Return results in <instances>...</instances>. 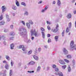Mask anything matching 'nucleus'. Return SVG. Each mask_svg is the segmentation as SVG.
I'll use <instances>...</instances> for the list:
<instances>
[{
    "instance_id": "obj_1",
    "label": "nucleus",
    "mask_w": 76,
    "mask_h": 76,
    "mask_svg": "<svg viewBox=\"0 0 76 76\" xmlns=\"http://www.w3.org/2000/svg\"><path fill=\"white\" fill-rule=\"evenodd\" d=\"M19 31H20V35L22 37H23L24 38H27V31L26 29L25 28L20 29Z\"/></svg>"
},
{
    "instance_id": "obj_2",
    "label": "nucleus",
    "mask_w": 76,
    "mask_h": 76,
    "mask_svg": "<svg viewBox=\"0 0 76 76\" xmlns=\"http://www.w3.org/2000/svg\"><path fill=\"white\" fill-rule=\"evenodd\" d=\"M31 37H33L34 35L35 37H39V34H38L37 31H35V29L31 30L30 31Z\"/></svg>"
},
{
    "instance_id": "obj_3",
    "label": "nucleus",
    "mask_w": 76,
    "mask_h": 76,
    "mask_svg": "<svg viewBox=\"0 0 76 76\" xmlns=\"http://www.w3.org/2000/svg\"><path fill=\"white\" fill-rule=\"evenodd\" d=\"M74 44V42H73V41H72L71 42V43L70 44V49L71 50H74L75 47H76V45H73Z\"/></svg>"
},
{
    "instance_id": "obj_4",
    "label": "nucleus",
    "mask_w": 76,
    "mask_h": 76,
    "mask_svg": "<svg viewBox=\"0 0 76 76\" xmlns=\"http://www.w3.org/2000/svg\"><path fill=\"white\" fill-rule=\"evenodd\" d=\"M1 9L2 11V13H3L4 12H5V11H6V6H2L1 7Z\"/></svg>"
},
{
    "instance_id": "obj_5",
    "label": "nucleus",
    "mask_w": 76,
    "mask_h": 76,
    "mask_svg": "<svg viewBox=\"0 0 76 76\" xmlns=\"http://www.w3.org/2000/svg\"><path fill=\"white\" fill-rule=\"evenodd\" d=\"M35 63V62H34V61H31L30 62L28 63V65H34V64Z\"/></svg>"
},
{
    "instance_id": "obj_6",
    "label": "nucleus",
    "mask_w": 76,
    "mask_h": 76,
    "mask_svg": "<svg viewBox=\"0 0 76 76\" xmlns=\"http://www.w3.org/2000/svg\"><path fill=\"white\" fill-rule=\"evenodd\" d=\"M58 31V29L56 28L54 29H52V32H54V33H56Z\"/></svg>"
},
{
    "instance_id": "obj_7",
    "label": "nucleus",
    "mask_w": 76,
    "mask_h": 76,
    "mask_svg": "<svg viewBox=\"0 0 76 76\" xmlns=\"http://www.w3.org/2000/svg\"><path fill=\"white\" fill-rule=\"evenodd\" d=\"M63 51L65 55H66V54H68V51H67V50H66V48H64Z\"/></svg>"
},
{
    "instance_id": "obj_8",
    "label": "nucleus",
    "mask_w": 76,
    "mask_h": 76,
    "mask_svg": "<svg viewBox=\"0 0 76 76\" xmlns=\"http://www.w3.org/2000/svg\"><path fill=\"white\" fill-rule=\"evenodd\" d=\"M10 48L11 50H13L14 49V47H15V44H12L10 45Z\"/></svg>"
},
{
    "instance_id": "obj_9",
    "label": "nucleus",
    "mask_w": 76,
    "mask_h": 76,
    "mask_svg": "<svg viewBox=\"0 0 76 76\" xmlns=\"http://www.w3.org/2000/svg\"><path fill=\"white\" fill-rule=\"evenodd\" d=\"M59 62L60 64H65V63L63 60H60L59 61Z\"/></svg>"
},
{
    "instance_id": "obj_10",
    "label": "nucleus",
    "mask_w": 76,
    "mask_h": 76,
    "mask_svg": "<svg viewBox=\"0 0 76 76\" xmlns=\"http://www.w3.org/2000/svg\"><path fill=\"white\" fill-rule=\"evenodd\" d=\"M12 9L14 10H17V7L14 5H13L12 7Z\"/></svg>"
},
{
    "instance_id": "obj_11",
    "label": "nucleus",
    "mask_w": 76,
    "mask_h": 76,
    "mask_svg": "<svg viewBox=\"0 0 76 76\" xmlns=\"http://www.w3.org/2000/svg\"><path fill=\"white\" fill-rule=\"evenodd\" d=\"M41 70V66H39L37 69V72H39Z\"/></svg>"
},
{
    "instance_id": "obj_12",
    "label": "nucleus",
    "mask_w": 76,
    "mask_h": 76,
    "mask_svg": "<svg viewBox=\"0 0 76 76\" xmlns=\"http://www.w3.org/2000/svg\"><path fill=\"white\" fill-rule=\"evenodd\" d=\"M6 15L7 19L8 21V22H9V21H10V19L9 18V16L8 15H7V14H6Z\"/></svg>"
},
{
    "instance_id": "obj_13",
    "label": "nucleus",
    "mask_w": 76,
    "mask_h": 76,
    "mask_svg": "<svg viewBox=\"0 0 76 76\" xmlns=\"http://www.w3.org/2000/svg\"><path fill=\"white\" fill-rule=\"evenodd\" d=\"M16 4L18 7H19V3L17 0L15 1Z\"/></svg>"
},
{
    "instance_id": "obj_14",
    "label": "nucleus",
    "mask_w": 76,
    "mask_h": 76,
    "mask_svg": "<svg viewBox=\"0 0 76 76\" xmlns=\"http://www.w3.org/2000/svg\"><path fill=\"white\" fill-rule=\"evenodd\" d=\"M5 67L6 69H7V70H8L9 69V65L6 64L5 66Z\"/></svg>"
},
{
    "instance_id": "obj_15",
    "label": "nucleus",
    "mask_w": 76,
    "mask_h": 76,
    "mask_svg": "<svg viewBox=\"0 0 76 76\" xmlns=\"http://www.w3.org/2000/svg\"><path fill=\"white\" fill-rule=\"evenodd\" d=\"M67 18L68 19H70L72 17V15H71V14H69L67 16Z\"/></svg>"
},
{
    "instance_id": "obj_16",
    "label": "nucleus",
    "mask_w": 76,
    "mask_h": 76,
    "mask_svg": "<svg viewBox=\"0 0 76 76\" xmlns=\"http://www.w3.org/2000/svg\"><path fill=\"white\" fill-rule=\"evenodd\" d=\"M68 72H71V68H70V65H69L68 67Z\"/></svg>"
},
{
    "instance_id": "obj_17",
    "label": "nucleus",
    "mask_w": 76,
    "mask_h": 76,
    "mask_svg": "<svg viewBox=\"0 0 76 76\" xmlns=\"http://www.w3.org/2000/svg\"><path fill=\"white\" fill-rule=\"evenodd\" d=\"M57 4L58 6H60V5L61 4V2H60V0H58Z\"/></svg>"
},
{
    "instance_id": "obj_18",
    "label": "nucleus",
    "mask_w": 76,
    "mask_h": 76,
    "mask_svg": "<svg viewBox=\"0 0 76 76\" xmlns=\"http://www.w3.org/2000/svg\"><path fill=\"white\" fill-rule=\"evenodd\" d=\"M29 15V13H28V12L27 11H25L24 12V15L25 16H27Z\"/></svg>"
},
{
    "instance_id": "obj_19",
    "label": "nucleus",
    "mask_w": 76,
    "mask_h": 76,
    "mask_svg": "<svg viewBox=\"0 0 76 76\" xmlns=\"http://www.w3.org/2000/svg\"><path fill=\"white\" fill-rule=\"evenodd\" d=\"M42 38H43L44 39V38H45V34L44 33V32L42 31Z\"/></svg>"
},
{
    "instance_id": "obj_20",
    "label": "nucleus",
    "mask_w": 76,
    "mask_h": 76,
    "mask_svg": "<svg viewBox=\"0 0 76 76\" xmlns=\"http://www.w3.org/2000/svg\"><path fill=\"white\" fill-rule=\"evenodd\" d=\"M26 26H27V28L28 29H29V28H30V24H29V23H26Z\"/></svg>"
},
{
    "instance_id": "obj_21",
    "label": "nucleus",
    "mask_w": 76,
    "mask_h": 76,
    "mask_svg": "<svg viewBox=\"0 0 76 76\" xmlns=\"http://www.w3.org/2000/svg\"><path fill=\"white\" fill-rule=\"evenodd\" d=\"M33 58L36 60H38V57L36 56H33Z\"/></svg>"
},
{
    "instance_id": "obj_22",
    "label": "nucleus",
    "mask_w": 76,
    "mask_h": 76,
    "mask_svg": "<svg viewBox=\"0 0 76 76\" xmlns=\"http://www.w3.org/2000/svg\"><path fill=\"white\" fill-rule=\"evenodd\" d=\"M58 39V36H56L55 37V39L56 41H57Z\"/></svg>"
},
{
    "instance_id": "obj_23",
    "label": "nucleus",
    "mask_w": 76,
    "mask_h": 76,
    "mask_svg": "<svg viewBox=\"0 0 76 76\" xmlns=\"http://www.w3.org/2000/svg\"><path fill=\"white\" fill-rule=\"evenodd\" d=\"M4 23H5L4 22L1 21L0 22V26H1V25H4Z\"/></svg>"
},
{
    "instance_id": "obj_24",
    "label": "nucleus",
    "mask_w": 76,
    "mask_h": 76,
    "mask_svg": "<svg viewBox=\"0 0 76 76\" xmlns=\"http://www.w3.org/2000/svg\"><path fill=\"white\" fill-rule=\"evenodd\" d=\"M58 75L59 76H63V73L61 72H59L58 73Z\"/></svg>"
},
{
    "instance_id": "obj_25",
    "label": "nucleus",
    "mask_w": 76,
    "mask_h": 76,
    "mask_svg": "<svg viewBox=\"0 0 76 76\" xmlns=\"http://www.w3.org/2000/svg\"><path fill=\"white\" fill-rule=\"evenodd\" d=\"M15 33L14 32H11L10 33V35H12V36H14V35H15Z\"/></svg>"
},
{
    "instance_id": "obj_26",
    "label": "nucleus",
    "mask_w": 76,
    "mask_h": 76,
    "mask_svg": "<svg viewBox=\"0 0 76 76\" xmlns=\"http://www.w3.org/2000/svg\"><path fill=\"white\" fill-rule=\"evenodd\" d=\"M6 58L8 60H9L10 59V57L8 56H6Z\"/></svg>"
},
{
    "instance_id": "obj_27",
    "label": "nucleus",
    "mask_w": 76,
    "mask_h": 76,
    "mask_svg": "<svg viewBox=\"0 0 76 76\" xmlns=\"http://www.w3.org/2000/svg\"><path fill=\"white\" fill-rule=\"evenodd\" d=\"M66 58H72V57L71 55H69L66 56Z\"/></svg>"
},
{
    "instance_id": "obj_28",
    "label": "nucleus",
    "mask_w": 76,
    "mask_h": 76,
    "mask_svg": "<svg viewBox=\"0 0 76 76\" xmlns=\"http://www.w3.org/2000/svg\"><path fill=\"white\" fill-rule=\"evenodd\" d=\"M12 74H13V73L12 72V70H10V75L12 76Z\"/></svg>"
},
{
    "instance_id": "obj_29",
    "label": "nucleus",
    "mask_w": 76,
    "mask_h": 76,
    "mask_svg": "<svg viewBox=\"0 0 76 76\" xmlns=\"http://www.w3.org/2000/svg\"><path fill=\"white\" fill-rule=\"evenodd\" d=\"M31 53H32V50H31L28 52V55H30Z\"/></svg>"
},
{
    "instance_id": "obj_30",
    "label": "nucleus",
    "mask_w": 76,
    "mask_h": 76,
    "mask_svg": "<svg viewBox=\"0 0 76 76\" xmlns=\"http://www.w3.org/2000/svg\"><path fill=\"white\" fill-rule=\"evenodd\" d=\"M21 5H23V6H26V4L23 2H21Z\"/></svg>"
},
{
    "instance_id": "obj_31",
    "label": "nucleus",
    "mask_w": 76,
    "mask_h": 76,
    "mask_svg": "<svg viewBox=\"0 0 76 76\" xmlns=\"http://www.w3.org/2000/svg\"><path fill=\"white\" fill-rule=\"evenodd\" d=\"M28 22L29 23H30L31 25H33V22L31 20H28Z\"/></svg>"
},
{
    "instance_id": "obj_32",
    "label": "nucleus",
    "mask_w": 76,
    "mask_h": 76,
    "mask_svg": "<svg viewBox=\"0 0 76 76\" xmlns=\"http://www.w3.org/2000/svg\"><path fill=\"white\" fill-rule=\"evenodd\" d=\"M69 28H70L72 27V23L71 22L69 23Z\"/></svg>"
},
{
    "instance_id": "obj_33",
    "label": "nucleus",
    "mask_w": 76,
    "mask_h": 76,
    "mask_svg": "<svg viewBox=\"0 0 76 76\" xmlns=\"http://www.w3.org/2000/svg\"><path fill=\"white\" fill-rule=\"evenodd\" d=\"M72 62H73L72 66H75V60H73L72 61Z\"/></svg>"
},
{
    "instance_id": "obj_34",
    "label": "nucleus",
    "mask_w": 76,
    "mask_h": 76,
    "mask_svg": "<svg viewBox=\"0 0 76 76\" xmlns=\"http://www.w3.org/2000/svg\"><path fill=\"white\" fill-rule=\"evenodd\" d=\"M64 32H65L64 30H63L62 33V37H64Z\"/></svg>"
},
{
    "instance_id": "obj_35",
    "label": "nucleus",
    "mask_w": 76,
    "mask_h": 76,
    "mask_svg": "<svg viewBox=\"0 0 76 76\" xmlns=\"http://www.w3.org/2000/svg\"><path fill=\"white\" fill-rule=\"evenodd\" d=\"M66 67V66L65 65L62 66V68L63 69H65Z\"/></svg>"
},
{
    "instance_id": "obj_36",
    "label": "nucleus",
    "mask_w": 76,
    "mask_h": 76,
    "mask_svg": "<svg viewBox=\"0 0 76 76\" xmlns=\"http://www.w3.org/2000/svg\"><path fill=\"white\" fill-rule=\"evenodd\" d=\"M69 30V27H67L66 28V32H68Z\"/></svg>"
},
{
    "instance_id": "obj_37",
    "label": "nucleus",
    "mask_w": 76,
    "mask_h": 76,
    "mask_svg": "<svg viewBox=\"0 0 76 76\" xmlns=\"http://www.w3.org/2000/svg\"><path fill=\"white\" fill-rule=\"evenodd\" d=\"M52 67L53 68V69H56V65L54 64L53 65Z\"/></svg>"
},
{
    "instance_id": "obj_38",
    "label": "nucleus",
    "mask_w": 76,
    "mask_h": 76,
    "mask_svg": "<svg viewBox=\"0 0 76 76\" xmlns=\"http://www.w3.org/2000/svg\"><path fill=\"white\" fill-rule=\"evenodd\" d=\"M13 64H14V63L13 62V61H11V65L12 66H13Z\"/></svg>"
},
{
    "instance_id": "obj_39",
    "label": "nucleus",
    "mask_w": 76,
    "mask_h": 76,
    "mask_svg": "<svg viewBox=\"0 0 76 76\" xmlns=\"http://www.w3.org/2000/svg\"><path fill=\"white\" fill-rule=\"evenodd\" d=\"M24 47V46L23 45H21V46H19V48H23Z\"/></svg>"
},
{
    "instance_id": "obj_40",
    "label": "nucleus",
    "mask_w": 76,
    "mask_h": 76,
    "mask_svg": "<svg viewBox=\"0 0 76 76\" xmlns=\"http://www.w3.org/2000/svg\"><path fill=\"white\" fill-rule=\"evenodd\" d=\"M64 60L66 63H69V61L66 59H64Z\"/></svg>"
},
{
    "instance_id": "obj_41",
    "label": "nucleus",
    "mask_w": 76,
    "mask_h": 76,
    "mask_svg": "<svg viewBox=\"0 0 76 76\" xmlns=\"http://www.w3.org/2000/svg\"><path fill=\"white\" fill-rule=\"evenodd\" d=\"M27 72H28V73H34V71H28Z\"/></svg>"
},
{
    "instance_id": "obj_42",
    "label": "nucleus",
    "mask_w": 76,
    "mask_h": 76,
    "mask_svg": "<svg viewBox=\"0 0 76 76\" xmlns=\"http://www.w3.org/2000/svg\"><path fill=\"white\" fill-rule=\"evenodd\" d=\"M3 16L1 15L0 17V20H2V19H3Z\"/></svg>"
},
{
    "instance_id": "obj_43",
    "label": "nucleus",
    "mask_w": 76,
    "mask_h": 76,
    "mask_svg": "<svg viewBox=\"0 0 76 76\" xmlns=\"http://www.w3.org/2000/svg\"><path fill=\"white\" fill-rule=\"evenodd\" d=\"M10 28L12 29H13V25H10Z\"/></svg>"
},
{
    "instance_id": "obj_44",
    "label": "nucleus",
    "mask_w": 76,
    "mask_h": 76,
    "mask_svg": "<svg viewBox=\"0 0 76 76\" xmlns=\"http://www.w3.org/2000/svg\"><path fill=\"white\" fill-rule=\"evenodd\" d=\"M50 69V67L48 66L47 67V70H49Z\"/></svg>"
},
{
    "instance_id": "obj_45",
    "label": "nucleus",
    "mask_w": 76,
    "mask_h": 76,
    "mask_svg": "<svg viewBox=\"0 0 76 76\" xmlns=\"http://www.w3.org/2000/svg\"><path fill=\"white\" fill-rule=\"evenodd\" d=\"M56 72H58V68H56L55 69Z\"/></svg>"
},
{
    "instance_id": "obj_46",
    "label": "nucleus",
    "mask_w": 76,
    "mask_h": 76,
    "mask_svg": "<svg viewBox=\"0 0 76 76\" xmlns=\"http://www.w3.org/2000/svg\"><path fill=\"white\" fill-rule=\"evenodd\" d=\"M47 28L48 29V30H51V28H50V26H48Z\"/></svg>"
},
{
    "instance_id": "obj_47",
    "label": "nucleus",
    "mask_w": 76,
    "mask_h": 76,
    "mask_svg": "<svg viewBox=\"0 0 76 76\" xmlns=\"http://www.w3.org/2000/svg\"><path fill=\"white\" fill-rule=\"evenodd\" d=\"M51 39H48V42L49 43L50 42H51Z\"/></svg>"
},
{
    "instance_id": "obj_48",
    "label": "nucleus",
    "mask_w": 76,
    "mask_h": 76,
    "mask_svg": "<svg viewBox=\"0 0 76 76\" xmlns=\"http://www.w3.org/2000/svg\"><path fill=\"white\" fill-rule=\"evenodd\" d=\"M47 24H49V25H51V23H50L48 22V21H47Z\"/></svg>"
},
{
    "instance_id": "obj_49",
    "label": "nucleus",
    "mask_w": 76,
    "mask_h": 76,
    "mask_svg": "<svg viewBox=\"0 0 76 76\" xmlns=\"http://www.w3.org/2000/svg\"><path fill=\"white\" fill-rule=\"evenodd\" d=\"M40 29H41V31H44L45 30L43 28L41 27Z\"/></svg>"
},
{
    "instance_id": "obj_50",
    "label": "nucleus",
    "mask_w": 76,
    "mask_h": 76,
    "mask_svg": "<svg viewBox=\"0 0 76 76\" xmlns=\"http://www.w3.org/2000/svg\"><path fill=\"white\" fill-rule=\"evenodd\" d=\"M58 24H57L56 25V29H58Z\"/></svg>"
},
{
    "instance_id": "obj_51",
    "label": "nucleus",
    "mask_w": 76,
    "mask_h": 76,
    "mask_svg": "<svg viewBox=\"0 0 76 76\" xmlns=\"http://www.w3.org/2000/svg\"><path fill=\"white\" fill-rule=\"evenodd\" d=\"M22 23L23 24V25H25V22L24 21H22Z\"/></svg>"
},
{
    "instance_id": "obj_52",
    "label": "nucleus",
    "mask_w": 76,
    "mask_h": 76,
    "mask_svg": "<svg viewBox=\"0 0 76 76\" xmlns=\"http://www.w3.org/2000/svg\"><path fill=\"white\" fill-rule=\"evenodd\" d=\"M41 50V48H39L38 49V51H39V52H40Z\"/></svg>"
},
{
    "instance_id": "obj_53",
    "label": "nucleus",
    "mask_w": 76,
    "mask_h": 76,
    "mask_svg": "<svg viewBox=\"0 0 76 76\" xmlns=\"http://www.w3.org/2000/svg\"><path fill=\"white\" fill-rule=\"evenodd\" d=\"M27 43H29V42H31V40H30V39L28 40L27 41Z\"/></svg>"
},
{
    "instance_id": "obj_54",
    "label": "nucleus",
    "mask_w": 76,
    "mask_h": 76,
    "mask_svg": "<svg viewBox=\"0 0 76 76\" xmlns=\"http://www.w3.org/2000/svg\"><path fill=\"white\" fill-rule=\"evenodd\" d=\"M48 9V7L46 6V7H45L44 10H45L46 11V10H47V9Z\"/></svg>"
},
{
    "instance_id": "obj_55",
    "label": "nucleus",
    "mask_w": 76,
    "mask_h": 76,
    "mask_svg": "<svg viewBox=\"0 0 76 76\" xmlns=\"http://www.w3.org/2000/svg\"><path fill=\"white\" fill-rule=\"evenodd\" d=\"M51 36V35L50 34H48L47 35V37H50Z\"/></svg>"
},
{
    "instance_id": "obj_56",
    "label": "nucleus",
    "mask_w": 76,
    "mask_h": 76,
    "mask_svg": "<svg viewBox=\"0 0 76 76\" xmlns=\"http://www.w3.org/2000/svg\"><path fill=\"white\" fill-rule=\"evenodd\" d=\"M10 39H11V40H13V37H10Z\"/></svg>"
},
{
    "instance_id": "obj_57",
    "label": "nucleus",
    "mask_w": 76,
    "mask_h": 76,
    "mask_svg": "<svg viewBox=\"0 0 76 76\" xmlns=\"http://www.w3.org/2000/svg\"><path fill=\"white\" fill-rule=\"evenodd\" d=\"M3 63H6V64H7V62L6 61H3Z\"/></svg>"
},
{
    "instance_id": "obj_58",
    "label": "nucleus",
    "mask_w": 76,
    "mask_h": 76,
    "mask_svg": "<svg viewBox=\"0 0 76 76\" xmlns=\"http://www.w3.org/2000/svg\"><path fill=\"white\" fill-rule=\"evenodd\" d=\"M22 50L23 51H25V48L23 47V48Z\"/></svg>"
},
{
    "instance_id": "obj_59",
    "label": "nucleus",
    "mask_w": 76,
    "mask_h": 76,
    "mask_svg": "<svg viewBox=\"0 0 76 76\" xmlns=\"http://www.w3.org/2000/svg\"><path fill=\"white\" fill-rule=\"evenodd\" d=\"M3 43L4 44V45H6L7 43L6 42H4Z\"/></svg>"
},
{
    "instance_id": "obj_60",
    "label": "nucleus",
    "mask_w": 76,
    "mask_h": 76,
    "mask_svg": "<svg viewBox=\"0 0 76 76\" xmlns=\"http://www.w3.org/2000/svg\"><path fill=\"white\" fill-rule=\"evenodd\" d=\"M12 15L13 16H15V13H12Z\"/></svg>"
},
{
    "instance_id": "obj_61",
    "label": "nucleus",
    "mask_w": 76,
    "mask_h": 76,
    "mask_svg": "<svg viewBox=\"0 0 76 76\" xmlns=\"http://www.w3.org/2000/svg\"><path fill=\"white\" fill-rule=\"evenodd\" d=\"M45 9H43V10L42 11V12H45Z\"/></svg>"
},
{
    "instance_id": "obj_62",
    "label": "nucleus",
    "mask_w": 76,
    "mask_h": 76,
    "mask_svg": "<svg viewBox=\"0 0 76 76\" xmlns=\"http://www.w3.org/2000/svg\"><path fill=\"white\" fill-rule=\"evenodd\" d=\"M75 0H73L72 1V3H75Z\"/></svg>"
},
{
    "instance_id": "obj_63",
    "label": "nucleus",
    "mask_w": 76,
    "mask_h": 76,
    "mask_svg": "<svg viewBox=\"0 0 76 76\" xmlns=\"http://www.w3.org/2000/svg\"><path fill=\"white\" fill-rule=\"evenodd\" d=\"M4 32H7V29H5L4 30Z\"/></svg>"
},
{
    "instance_id": "obj_64",
    "label": "nucleus",
    "mask_w": 76,
    "mask_h": 76,
    "mask_svg": "<svg viewBox=\"0 0 76 76\" xmlns=\"http://www.w3.org/2000/svg\"><path fill=\"white\" fill-rule=\"evenodd\" d=\"M73 13L74 14H76V11H73Z\"/></svg>"
}]
</instances>
